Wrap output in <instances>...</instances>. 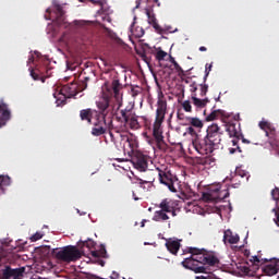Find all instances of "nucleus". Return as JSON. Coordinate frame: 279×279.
<instances>
[{
    "label": "nucleus",
    "instance_id": "obj_1",
    "mask_svg": "<svg viewBox=\"0 0 279 279\" xmlns=\"http://www.w3.org/2000/svg\"><path fill=\"white\" fill-rule=\"evenodd\" d=\"M191 257L183 259V268L190 269L195 274H207L208 266H215L219 264V259L214 254L204 253V250L191 247Z\"/></svg>",
    "mask_w": 279,
    "mask_h": 279
},
{
    "label": "nucleus",
    "instance_id": "obj_2",
    "mask_svg": "<svg viewBox=\"0 0 279 279\" xmlns=\"http://www.w3.org/2000/svg\"><path fill=\"white\" fill-rule=\"evenodd\" d=\"M111 89L114 94V98L117 99V101H119L116 112V119L120 124L117 128H114V130L117 133L126 132V130H129V119L133 110L129 108L121 109L122 102L120 101V92L122 89V85L120 83V80L116 78L111 82Z\"/></svg>",
    "mask_w": 279,
    "mask_h": 279
},
{
    "label": "nucleus",
    "instance_id": "obj_3",
    "mask_svg": "<svg viewBox=\"0 0 279 279\" xmlns=\"http://www.w3.org/2000/svg\"><path fill=\"white\" fill-rule=\"evenodd\" d=\"M88 81L89 77H85L83 81H80V83L72 81V83L63 85L59 92L53 94V97L57 99V106H64V104H66V99L76 97L78 93L87 89Z\"/></svg>",
    "mask_w": 279,
    "mask_h": 279
},
{
    "label": "nucleus",
    "instance_id": "obj_4",
    "mask_svg": "<svg viewBox=\"0 0 279 279\" xmlns=\"http://www.w3.org/2000/svg\"><path fill=\"white\" fill-rule=\"evenodd\" d=\"M53 8H54V14H56V23L58 26L65 25V27H69V29L72 33H78L81 31H87L88 27L90 26L89 21L85 20H75L71 24H68L65 21V11L62 8V4L58 2H53Z\"/></svg>",
    "mask_w": 279,
    "mask_h": 279
},
{
    "label": "nucleus",
    "instance_id": "obj_5",
    "mask_svg": "<svg viewBox=\"0 0 279 279\" xmlns=\"http://www.w3.org/2000/svg\"><path fill=\"white\" fill-rule=\"evenodd\" d=\"M52 254L56 256L57 260L63 263L77 262L83 256V252L80 251L77 246H72L71 244L65 247L53 248Z\"/></svg>",
    "mask_w": 279,
    "mask_h": 279
},
{
    "label": "nucleus",
    "instance_id": "obj_6",
    "mask_svg": "<svg viewBox=\"0 0 279 279\" xmlns=\"http://www.w3.org/2000/svg\"><path fill=\"white\" fill-rule=\"evenodd\" d=\"M258 126L266 133L268 144L271 146L272 150L279 155V136L277 129L272 123L264 120L258 122Z\"/></svg>",
    "mask_w": 279,
    "mask_h": 279
},
{
    "label": "nucleus",
    "instance_id": "obj_7",
    "mask_svg": "<svg viewBox=\"0 0 279 279\" xmlns=\"http://www.w3.org/2000/svg\"><path fill=\"white\" fill-rule=\"evenodd\" d=\"M156 170L158 171L159 182L166 185L168 191L177 193L178 190L174 184L179 182V179L175 174H173L169 168H165V166H161V168H157Z\"/></svg>",
    "mask_w": 279,
    "mask_h": 279
},
{
    "label": "nucleus",
    "instance_id": "obj_8",
    "mask_svg": "<svg viewBox=\"0 0 279 279\" xmlns=\"http://www.w3.org/2000/svg\"><path fill=\"white\" fill-rule=\"evenodd\" d=\"M167 98L163 93L158 94V101H157V109H156V116H155V131H157L160 128H162V122L166 119L167 116Z\"/></svg>",
    "mask_w": 279,
    "mask_h": 279
},
{
    "label": "nucleus",
    "instance_id": "obj_9",
    "mask_svg": "<svg viewBox=\"0 0 279 279\" xmlns=\"http://www.w3.org/2000/svg\"><path fill=\"white\" fill-rule=\"evenodd\" d=\"M147 143L151 146H156L160 151L166 153L169 148L165 141L162 126L156 130V123H154L153 128V137L147 136Z\"/></svg>",
    "mask_w": 279,
    "mask_h": 279
},
{
    "label": "nucleus",
    "instance_id": "obj_10",
    "mask_svg": "<svg viewBox=\"0 0 279 279\" xmlns=\"http://www.w3.org/2000/svg\"><path fill=\"white\" fill-rule=\"evenodd\" d=\"M223 131L219 128V124L213 123L206 130V137L214 146V149H219V145L222 142Z\"/></svg>",
    "mask_w": 279,
    "mask_h": 279
},
{
    "label": "nucleus",
    "instance_id": "obj_11",
    "mask_svg": "<svg viewBox=\"0 0 279 279\" xmlns=\"http://www.w3.org/2000/svg\"><path fill=\"white\" fill-rule=\"evenodd\" d=\"M93 119H94V122L92 120V123H90V125H94V128L92 129V135L101 136V135L106 134V132L108 130V124L106 122V116H101L100 113H98L96 111Z\"/></svg>",
    "mask_w": 279,
    "mask_h": 279
},
{
    "label": "nucleus",
    "instance_id": "obj_12",
    "mask_svg": "<svg viewBox=\"0 0 279 279\" xmlns=\"http://www.w3.org/2000/svg\"><path fill=\"white\" fill-rule=\"evenodd\" d=\"M192 146L199 155H210L215 150L207 136L204 138H194L192 141Z\"/></svg>",
    "mask_w": 279,
    "mask_h": 279
},
{
    "label": "nucleus",
    "instance_id": "obj_13",
    "mask_svg": "<svg viewBox=\"0 0 279 279\" xmlns=\"http://www.w3.org/2000/svg\"><path fill=\"white\" fill-rule=\"evenodd\" d=\"M158 208L154 214L153 220L155 222H166L170 219L168 211H170V201L165 198L158 205Z\"/></svg>",
    "mask_w": 279,
    "mask_h": 279
},
{
    "label": "nucleus",
    "instance_id": "obj_14",
    "mask_svg": "<svg viewBox=\"0 0 279 279\" xmlns=\"http://www.w3.org/2000/svg\"><path fill=\"white\" fill-rule=\"evenodd\" d=\"M25 267L12 268L11 266H5L0 270V279H24Z\"/></svg>",
    "mask_w": 279,
    "mask_h": 279
},
{
    "label": "nucleus",
    "instance_id": "obj_15",
    "mask_svg": "<svg viewBox=\"0 0 279 279\" xmlns=\"http://www.w3.org/2000/svg\"><path fill=\"white\" fill-rule=\"evenodd\" d=\"M133 167L141 172H144L148 169V157L142 153H136L131 158Z\"/></svg>",
    "mask_w": 279,
    "mask_h": 279
},
{
    "label": "nucleus",
    "instance_id": "obj_16",
    "mask_svg": "<svg viewBox=\"0 0 279 279\" xmlns=\"http://www.w3.org/2000/svg\"><path fill=\"white\" fill-rule=\"evenodd\" d=\"M213 193H217L216 196H214ZM230 196L229 190H220L219 187L215 189L211 193L209 194H204L203 197L207 202H221L227 199V197Z\"/></svg>",
    "mask_w": 279,
    "mask_h": 279
},
{
    "label": "nucleus",
    "instance_id": "obj_17",
    "mask_svg": "<svg viewBox=\"0 0 279 279\" xmlns=\"http://www.w3.org/2000/svg\"><path fill=\"white\" fill-rule=\"evenodd\" d=\"M11 119V111L8 104L0 101V128L5 126Z\"/></svg>",
    "mask_w": 279,
    "mask_h": 279
},
{
    "label": "nucleus",
    "instance_id": "obj_18",
    "mask_svg": "<svg viewBox=\"0 0 279 279\" xmlns=\"http://www.w3.org/2000/svg\"><path fill=\"white\" fill-rule=\"evenodd\" d=\"M96 106L100 110L99 114L106 118L107 109L110 107V96L102 95V97L96 102Z\"/></svg>",
    "mask_w": 279,
    "mask_h": 279
},
{
    "label": "nucleus",
    "instance_id": "obj_19",
    "mask_svg": "<svg viewBox=\"0 0 279 279\" xmlns=\"http://www.w3.org/2000/svg\"><path fill=\"white\" fill-rule=\"evenodd\" d=\"M226 132L229 133L230 137H235L234 141H241L242 133H241V128L236 129L235 123L229 122L226 124Z\"/></svg>",
    "mask_w": 279,
    "mask_h": 279
},
{
    "label": "nucleus",
    "instance_id": "obj_20",
    "mask_svg": "<svg viewBox=\"0 0 279 279\" xmlns=\"http://www.w3.org/2000/svg\"><path fill=\"white\" fill-rule=\"evenodd\" d=\"M97 111L93 110V109H83L80 110L78 112V118L81 119V121H86L87 124H92V121L94 119V114H96Z\"/></svg>",
    "mask_w": 279,
    "mask_h": 279
},
{
    "label": "nucleus",
    "instance_id": "obj_21",
    "mask_svg": "<svg viewBox=\"0 0 279 279\" xmlns=\"http://www.w3.org/2000/svg\"><path fill=\"white\" fill-rule=\"evenodd\" d=\"M166 247L168 248V252L172 255H178L181 248V242L179 240L169 239L166 242Z\"/></svg>",
    "mask_w": 279,
    "mask_h": 279
},
{
    "label": "nucleus",
    "instance_id": "obj_22",
    "mask_svg": "<svg viewBox=\"0 0 279 279\" xmlns=\"http://www.w3.org/2000/svg\"><path fill=\"white\" fill-rule=\"evenodd\" d=\"M240 241V235L238 233H233L231 230H226L223 232V242L229 244H238Z\"/></svg>",
    "mask_w": 279,
    "mask_h": 279
},
{
    "label": "nucleus",
    "instance_id": "obj_23",
    "mask_svg": "<svg viewBox=\"0 0 279 279\" xmlns=\"http://www.w3.org/2000/svg\"><path fill=\"white\" fill-rule=\"evenodd\" d=\"M262 271L268 277H274L277 276L279 271V266L278 264H267L266 266L262 267Z\"/></svg>",
    "mask_w": 279,
    "mask_h": 279
},
{
    "label": "nucleus",
    "instance_id": "obj_24",
    "mask_svg": "<svg viewBox=\"0 0 279 279\" xmlns=\"http://www.w3.org/2000/svg\"><path fill=\"white\" fill-rule=\"evenodd\" d=\"M208 102H210L209 98L202 99V98L196 97V94L192 95V104L197 109H204Z\"/></svg>",
    "mask_w": 279,
    "mask_h": 279
},
{
    "label": "nucleus",
    "instance_id": "obj_25",
    "mask_svg": "<svg viewBox=\"0 0 279 279\" xmlns=\"http://www.w3.org/2000/svg\"><path fill=\"white\" fill-rule=\"evenodd\" d=\"M123 141H125V144L130 147L128 149V153H133L138 147V142L135 137H129V136H122Z\"/></svg>",
    "mask_w": 279,
    "mask_h": 279
},
{
    "label": "nucleus",
    "instance_id": "obj_26",
    "mask_svg": "<svg viewBox=\"0 0 279 279\" xmlns=\"http://www.w3.org/2000/svg\"><path fill=\"white\" fill-rule=\"evenodd\" d=\"M90 255L95 259H100V257H102L104 259H107V257H108V254H107V251H106V246L104 244H101L99 250L92 251Z\"/></svg>",
    "mask_w": 279,
    "mask_h": 279
},
{
    "label": "nucleus",
    "instance_id": "obj_27",
    "mask_svg": "<svg viewBox=\"0 0 279 279\" xmlns=\"http://www.w3.org/2000/svg\"><path fill=\"white\" fill-rule=\"evenodd\" d=\"M128 126L132 130H137L141 128V124L137 120V116L136 113H134L133 111L131 112V116L128 120Z\"/></svg>",
    "mask_w": 279,
    "mask_h": 279
},
{
    "label": "nucleus",
    "instance_id": "obj_28",
    "mask_svg": "<svg viewBox=\"0 0 279 279\" xmlns=\"http://www.w3.org/2000/svg\"><path fill=\"white\" fill-rule=\"evenodd\" d=\"M185 123L192 125L193 128H204V122L197 118H185Z\"/></svg>",
    "mask_w": 279,
    "mask_h": 279
},
{
    "label": "nucleus",
    "instance_id": "obj_29",
    "mask_svg": "<svg viewBox=\"0 0 279 279\" xmlns=\"http://www.w3.org/2000/svg\"><path fill=\"white\" fill-rule=\"evenodd\" d=\"M228 180H229V182L231 183V186L232 187H234V189H238V187H240L241 186V180L239 179V180H235V172L234 173H231L230 174V177H228L227 179H226V181L228 182Z\"/></svg>",
    "mask_w": 279,
    "mask_h": 279
},
{
    "label": "nucleus",
    "instance_id": "obj_30",
    "mask_svg": "<svg viewBox=\"0 0 279 279\" xmlns=\"http://www.w3.org/2000/svg\"><path fill=\"white\" fill-rule=\"evenodd\" d=\"M219 116H223L222 110H214L211 113H209L206 118V121H214L219 118Z\"/></svg>",
    "mask_w": 279,
    "mask_h": 279
},
{
    "label": "nucleus",
    "instance_id": "obj_31",
    "mask_svg": "<svg viewBox=\"0 0 279 279\" xmlns=\"http://www.w3.org/2000/svg\"><path fill=\"white\" fill-rule=\"evenodd\" d=\"M244 178H246V180H248L250 177H248L247 172H245L244 170H241V169H236L234 180L242 181Z\"/></svg>",
    "mask_w": 279,
    "mask_h": 279
},
{
    "label": "nucleus",
    "instance_id": "obj_32",
    "mask_svg": "<svg viewBox=\"0 0 279 279\" xmlns=\"http://www.w3.org/2000/svg\"><path fill=\"white\" fill-rule=\"evenodd\" d=\"M146 16L148 20V24H150L151 26L155 25V23L157 22L155 13H151L149 9H146Z\"/></svg>",
    "mask_w": 279,
    "mask_h": 279
},
{
    "label": "nucleus",
    "instance_id": "obj_33",
    "mask_svg": "<svg viewBox=\"0 0 279 279\" xmlns=\"http://www.w3.org/2000/svg\"><path fill=\"white\" fill-rule=\"evenodd\" d=\"M10 184H11L10 177L0 174V186H10Z\"/></svg>",
    "mask_w": 279,
    "mask_h": 279
},
{
    "label": "nucleus",
    "instance_id": "obj_34",
    "mask_svg": "<svg viewBox=\"0 0 279 279\" xmlns=\"http://www.w3.org/2000/svg\"><path fill=\"white\" fill-rule=\"evenodd\" d=\"M167 56H168L167 51H163V50H159V51H157V52L155 53V58H156V60H158V61L165 60V59L167 58Z\"/></svg>",
    "mask_w": 279,
    "mask_h": 279
},
{
    "label": "nucleus",
    "instance_id": "obj_35",
    "mask_svg": "<svg viewBox=\"0 0 279 279\" xmlns=\"http://www.w3.org/2000/svg\"><path fill=\"white\" fill-rule=\"evenodd\" d=\"M232 144H233V146H235V148H229V153L230 154H234V153H236V150L239 153H242L241 147L238 145L239 144V140H232Z\"/></svg>",
    "mask_w": 279,
    "mask_h": 279
},
{
    "label": "nucleus",
    "instance_id": "obj_36",
    "mask_svg": "<svg viewBox=\"0 0 279 279\" xmlns=\"http://www.w3.org/2000/svg\"><path fill=\"white\" fill-rule=\"evenodd\" d=\"M170 61H171V63L173 64L175 71H177L180 75H184V71H183V69L180 66V64L177 63V61H175L173 58H171Z\"/></svg>",
    "mask_w": 279,
    "mask_h": 279
},
{
    "label": "nucleus",
    "instance_id": "obj_37",
    "mask_svg": "<svg viewBox=\"0 0 279 279\" xmlns=\"http://www.w3.org/2000/svg\"><path fill=\"white\" fill-rule=\"evenodd\" d=\"M272 213L275 214V218H272V221L279 228V207L272 208Z\"/></svg>",
    "mask_w": 279,
    "mask_h": 279
},
{
    "label": "nucleus",
    "instance_id": "obj_38",
    "mask_svg": "<svg viewBox=\"0 0 279 279\" xmlns=\"http://www.w3.org/2000/svg\"><path fill=\"white\" fill-rule=\"evenodd\" d=\"M153 27L157 34H165L167 32L166 28H162L160 25H158V21L153 24Z\"/></svg>",
    "mask_w": 279,
    "mask_h": 279
},
{
    "label": "nucleus",
    "instance_id": "obj_39",
    "mask_svg": "<svg viewBox=\"0 0 279 279\" xmlns=\"http://www.w3.org/2000/svg\"><path fill=\"white\" fill-rule=\"evenodd\" d=\"M182 107L184 111L192 112V105L189 100L183 101Z\"/></svg>",
    "mask_w": 279,
    "mask_h": 279
},
{
    "label": "nucleus",
    "instance_id": "obj_40",
    "mask_svg": "<svg viewBox=\"0 0 279 279\" xmlns=\"http://www.w3.org/2000/svg\"><path fill=\"white\" fill-rule=\"evenodd\" d=\"M199 86H201V97H205L208 93L209 86L204 84H201Z\"/></svg>",
    "mask_w": 279,
    "mask_h": 279
},
{
    "label": "nucleus",
    "instance_id": "obj_41",
    "mask_svg": "<svg viewBox=\"0 0 279 279\" xmlns=\"http://www.w3.org/2000/svg\"><path fill=\"white\" fill-rule=\"evenodd\" d=\"M271 195H272L274 201L279 202V189L278 187L272 190Z\"/></svg>",
    "mask_w": 279,
    "mask_h": 279
},
{
    "label": "nucleus",
    "instance_id": "obj_42",
    "mask_svg": "<svg viewBox=\"0 0 279 279\" xmlns=\"http://www.w3.org/2000/svg\"><path fill=\"white\" fill-rule=\"evenodd\" d=\"M44 234L41 232H36L35 234L32 235L31 241L35 242L40 239H43Z\"/></svg>",
    "mask_w": 279,
    "mask_h": 279
},
{
    "label": "nucleus",
    "instance_id": "obj_43",
    "mask_svg": "<svg viewBox=\"0 0 279 279\" xmlns=\"http://www.w3.org/2000/svg\"><path fill=\"white\" fill-rule=\"evenodd\" d=\"M211 68H213V63H210V64L206 63V75L204 77V82L207 81V77L209 76V74L211 72Z\"/></svg>",
    "mask_w": 279,
    "mask_h": 279
},
{
    "label": "nucleus",
    "instance_id": "obj_44",
    "mask_svg": "<svg viewBox=\"0 0 279 279\" xmlns=\"http://www.w3.org/2000/svg\"><path fill=\"white\" fill-rule=\"evenodd\" d=\"M168 214H171V216L174 218V217H177V209L173 207V206H171V203L169 202V211H168Z\"/></svg>",
    "mask_w": 279,
    "mask_h": 279
},
{
    "label": "nucleus",
    "instance_id": "obj_45",
    "mask_svg": "<svg viewBox=\"0 0 279 279\" xmlns=\"http://www.w3.org/2000/svg\"><path fill=\"white\" fill-rule=\"evenodd\" d=\"M83 246H86L87 248H92L95 246V243L93 240H87V241L83 242Z\"/></svg>",
    "mask_w": 279,
    "mask_h": 279
},
{
    "label": "nucleus",
    "instance_id": "obj_46",
    "mask_svg": "<svg viewBox=\"0 0 279 279\" xmlns=\"http://www.w3.org/2000/svg\"><path fill=\"white\" fill-rule=\"evenodd\" d=\"M31 76L33 77L34 81H39L40 80V75L37 74L36 71L31 70Z\"/></svg>",
    "mask_w": 279,
    "mask_h": 279
},
{
    "label": "nucleus",
    "instance_id": "obj_47",
    "mask_svg": "<svg viewBox=\"0 0 279 279\" xmlns=\"http://www.w3.org/2000/svg\"><path fill=\"white\" fill-rule=\"evenodd\" d=\"M107 124H108L109 135H110V137H111V141H113L114 135H113V133H112V131H111L112 120H110L109 123H107Z\"/></svg>",
    "mask_w": 279,
    "mask_h": 279
},
{
    "label": "nucleus",
    "instance_id": "obj_48",
    "mask_svg": "<svg viewBox=\"0 0 279 279\" xmlns=\"http://www.w3.org/2000/svg\"><path fill=\"white\" fill-rule=\"evenodd\" d=\"M190 90L192 92V95L197 92V85H196V83H192V84L190 85Z\"/></svg>",
    "mask_w": 279,
    "mask_h": 279
},
{
    "label": "nucleus",
    "instance_id": "obj_49",
    "mask_svg": "<svg viewBox=\"0 0 279 279\" xmlns=\"http://www.w3.org/2000/svg\"><path fill=\"white\" fill-rule=\"evenodd\" d=\"M177 118L182 121H186V116L184 113H181L180 111L177 112Z\"/></svg>",
    "mask_w": 279,
    "mask_h": 279
},
{
    "label": "nucleus",
    "instance_id": "obj_50",
    "mask_svg": "<svg viewBox=\"0 0 279 279\" xmlns=\"http://www.w3.org/2000/svg\"><path fill=\"white\" fill-rule=\"evenodd\" d=\"M252 262L253 264L258 265L260 263V259L257 256H253Z\"/></svg>",
    "mask_w": 279,
    "mask_h": 279
},
{
    "label": "nucleus",
    "instance_id": "obj_51",
    "mask_svg": "<svg viewBox=\"0 0 279 279\" xmlns=\"http://www.w3.org/2000/svg\"><path fill=\"white\" fill-rule=\"evenodd\" d=\"M196 279H214L210 276H197Z\"/></svg>",
    "mask_w": 279,
    "mask_h": 279
},
{
    "label": "nucleus",
    "instance_id": "obj_52",
    "mask_svg": "<svg viewBox=\"0 0 279 279\" xmlns=\"http://www.w3.org/2000/svg\"><path fill=\"white\" fill-rule=\"evenodd\" d=\"M120 278V275L117 274V272H113L111 276H110V279H119Z\"/></svg>",
    "mask_w": 279,
    "mask_h": 279
},
{
    "label": "nucleus",
    "instance_id": "obj_53",
    "mask_svg": "<svg viewBox=\"0 0 279 279\" xmlns=\"http://www.w3.org/2000/svg\"><path fill=\"white\" fill-rule=\"evenodd\" d=\"M189 134H195V129L193 126L187 128Z\"/></svg>",
    "mask_w": 279,
    "mask_h": 279
},
{
    "label": "nucleus",
    "instance_id": "obj_54",
    "mask_svg": "<svg viewBox=\"0 0 279 279\" xmlns=\"http://www.w3.org/2000/svg\"><path fill=\"white\" fill-rule=\"evenodd\" d=\"M90 2H92L93 4H99V5H102V2H101V1H99V0H90Z\"/></svg>",
    "mask_w": 279,
    "mask_h": 279
},
{
    "label": "nucleus",
    "instance_id": "obj_55",
    "mask_svg": "<svg viewBox=\"0 0 279 279\" xmlns=\"http://www.w3.org/2000/svg\"><path fill=\"white\" fill-rule=\"evenodd\" d=\"M240 140H242V142H243L244 144H250V141L246 140V138H244L243 134H242V137H240Z\"/></svg>",
    "mask_w": 279,
    "mask_h": 279
},
{
    "label": "nucleus",
    "instance_id": "obj_56",
    "mask_svg": "<svg viewBox=\"0 0 279 279\" xmlns=\"http://www.w3.org/2000/svg\"><path fill=\"white\" fill-rule=\"evenodd\" d=\"M131 92H132V96H133V97H136V95L138 94V92H136L135 88H131Z\"/></svg>",
    "mask_w": 279,
    "mask_h": 279
},
{
    "label": "nucleus",
    "instance_id": "obj_57",
    "mask_svg": "<svg viewBox=\"0 0 279 279\" xmlns=\"http://www.w3.org/2000/svg\"><path fill=\"white\" fill-rule=\"evenodd\" d=\"M98 264L104 267V266L106 265V260H104V259H98Z\"/></svg>",
    "mask_w": 279,
    "mask_h": 279
},
{
    "label": "nucleus",
    "instance_id": "obj_58",
    "mask_svg": "<svg viewBox=\"0 0 279 279\" xmlns=\"http://www.w3.org/2000/svg\"><path fill=\"white\" fill-rule=\"evenodd\" d=\"M234 120H235V121H240V120H241V114H240V113L235 114V116H234Z\"/></svg>",
    "mask_w": 279,
    "mask_h": 279
},
{
    "label": "nucleus",
    "instance_id": "obj_59",
    "mask_svg": "<svg viewBox=\"0 0 279 279\" xmlns=\"http://www.w3.org/2000/svg\"><path fill=\"white\" fill-rule=\"evenodd\" d=\"M144 34H145L144 29H143V28H141V33H140V34H137L136 36H137L138 38H141V36H144Z\"/></svg>",
    "mask_w": 279,
    "mask_h": 279
},
{
    "label": "nucleus",
    "instance_id": "obj_60",
    "mask_svg": "<svg viewBox=\"0 0 279 279\" xmlns=\"http://www.w3.org/2000/svg\"><path fill=\"white\" fill-rule=\"evenodd\" d=\"M198 50H199V51H207V47L201 46V47L198 48Z\"/></svg>",
    "mask_w": 279,
    "mask_h": 279
},
{
    "label": "nucleus",
    "instance_id": "obj_61",
    "mask_svg": "<svg viewBox=\"0 0 279 279\" xmlns=\"http://www.w3.org/2000/svg\"><path fill=\"white\" fill-rule=\"evenodd\" d=\"M33 61H34V56L32 54V56H29V58H28V63H33Z\"/></svg>",
    "mask_w": 279,
    "mask_h": 279
},
{
    "label": "nucleus",
    "instance_id": "obj_62",
    "mask_svg": "<svg viewBox=\"0 0 279 279\" xmlns=\"http://www.w3.org/2000/svg\"><path fill=\"white\" fill-rule=\"evenodd\" d=\"M154 1H155V4H157V7H160L159 0H154Z\"/></svg>",
    "mask_w": 279,
    "mask_h": 279
},
{
    "label": "nucleus",
    "instance_id": "obj_63",
    "mask_svg": "<svg viewBox=\"0 0 279 279\" xmlns=\"http://www.w3.org/2000/svg\"><path fill=\"white\" fill-rule=\"evenodd\" d=\"M141 5V0H136V8Z\"/></svg>",
    "mask_w": 279,
    "mask_h": 279
},
{
    "label": "nucleus",
    "instance_id": "obj_64",
    "mask_svg": "<svg viewBox=\"0 0 279 279\" xmlns=\"http://www.w3.org/2000/svg\"><path fill=\"white\" fill-rule=\"evenodd\" d=\"M94 279H104V277H98V276H97V277H95Z\"/></svg>",
    "mask_w": 279,
    "mask_h": 279
}]
</instances>
